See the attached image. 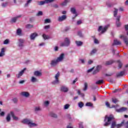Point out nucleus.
<instances>
[{"label":"nucleus","mask_w":128,"mask_h":128,"mask_svg":"<svg viewBox=\"0 0 128 128\" xmlns=\"http://www.w3.org/2000/svg\"><path fill=\"white\" fill-rule=\"evenodd\" d=\"M19 46L20 47L24 46V43H20L19 42Z\"/></svg>","instance_id":"69168bd1"},{"label":"nucleus","mask_w":128,"mask_h":128,"mask_svg":"<svg viewBox=\"0 0 128 128\" xmlns=\"http://www.w3.org/2000/svg\"><path fill=\"white\" fill-rule=\"evenodd\" d=\"M54 0H45L46 4H50V2H52Z\"/></svg>","instance_id":"a18cd8bd"},{"label":"nucleus","mask_w":128,"mask_h":128,"mask_svg":"<svg viewBox=\"0 0 128 128\" xmlns=\"http://www.w3.org/2000/svg\"><path fill=\"white\" fill-rule=\"evenodd\" d=\"M86 106H92V102H87L86 104Z\"/></svg>","instance_id":"c03bdc74"},{"label":"nucleus","mask_w":128,"mask_h":128,"mask_svg":"<svg viewBox=\"0 0 128 128\" xmlns=\"http://www.w3.org/2000/svg\"><path fill=\"white\" fill-rule=\"evenodd\" d=\"M17 34H18V36H20L21 34H22V30L20 29H18L17 30Z\"/></svg>","instance_id":"79ce46f5"},{"label":"nucleus","mask_w":128,"mask_h":128,"mask_svg":"<svg viewBox=\"0 0 128 128\" xmlns=\"http://www.w3.org/2000/svg\"><path fill=\"white\" fill-rule=\"evenodd\" d=\"M120 42L118 40H114V42L112 44V46H114V44H116V46H118L120 44Z\"/></svg>","instance_id":"aec40b11"},{"label":"nucleus","mask_w":128,"mask_h":128,"mask_svg":"<svg viewBox=\"0 0 128 128\" xmlns=\"http://www.w3.org/2000/svg\"><path fill=\"white\" fill-rule=\"evenodd\" d=\"M12 100H13L14 102V103L18 102V98H14L12 99Z\"/></svg>","instance_id":"4d7b16f0"},{"label":"nucleus","mask_w":128,"mask_h":128,"mask_svg":"<svg viewBox=\"0 0 128 128\" xmlns=\"http://www.w3.org/2000/svg\"><path fill=\"white\" fill-rule=\"evenodd\" d=\"M26 70V68H24L23 70L20 71L18 74L16 75V76H17V78H20L22 76V74H24V71Z\"/></svg>","instance_id":"9d476101"},{"label":"nucleus","mask_w":128,"mask_h":128,"mask_svg":"<svg viewBox=\"0 0 128 128\" xmlns=\"http://www.w3.org/2000/svg\"><path fill=\"white\" fill-rule=\"evenodd\" d=\"M114 61L112 60L106 61V66H110V64H114Z\"/></svg>","instance_id":"412c9836"},{"label":"nucleus","mask_w":128,"mask_h":128,"mask_svg":"<svg viewBox=\"0 0 128 128\" xmlns=\"http://www.w3.org/2000/svg\"><path fill=\"white\" fill-rule=\"evenodd\" d=\"M60 76V72H58L56 75L55 76V78L56 80L52 82V84H58L60 82V81H58V77Z\"/></svg>","instance_id":"0eeeda50"},{"label":"nucleus","mask_w":128,"mask_h":128,"mask_svg":"<svg viewBox=\"0 0 128 128\" xmlns=\"http://www.w3.org/2000/svg\"><path fill=\"white\" fill-rule=\"evenodd\" d=\"M61 90L64 92H68V88L66 86H62L61 87Z\"/></svg>","instance_id":"ddd939ff"},{"label":"nucleus","mask_w":128,"mask_h":128,"mask_svg":"<svg viewBox=\"0 0 128 128\" xmlns=\"http://www.w3.org/2000/svg\"><path fill=\"white\" fill-rule=\"evenodd\" d=\"M125 74L124 71H122L120 73L116 75L117 78H120V76H122Z\"/></svg>","instance_id":"6ab92c4d"},{"label":"nucleus","mask_w":128,"mask_h":128,"mask_svg":"<svg viewBox=\"0 0 128 128\" xmlns=\"http://www.w3.org/2000/svg\"><path fill=\"white\" fill-rule=\"evenodd\" d=\"M94 44H98V39H94Z\"/></svg>","instance_id":"052dcab7"},{"label":"nucleus","mask_w":128,"mask_h":128,"mask_svg":"<svg viewBox=\"0 0 128 128\" xmlns=\"http://www.w3.org/2000/svg\"><path fill=\"white\" fill-rule=\"evenodd\" d=\"M50 28V25H48V26H46L44 27V28H45V30H48V28Z\"/></svg>","instance_id":"bf43d9fd"},{"label":"nucleus","mask_w":128,"mask_h":128,"mask_svg":"<svg viewBox=\"0 0 128 128\" xmlns=\"http://www.w3.org/2000/svg\"><path fill=\"white\" fill-rule=\"evenodd\" d=\"M94 70V68H92L88 70V72H92Z\"/></svg>","instance_id":"0e129e2a"},{"label":"nucleus","mask_w":128,"mask_h":128,"mask_svg":"<svg viewBox=\"0 0 128 128\" xmlns=\"http://www.w3.org/2000/svg\"><path fill=\"white\" fill-rule=\"evenodd\" d=\"M18 42H19L24 44V40L22 39H19Z\"/></svg>","instance_id":"6e6d98bb"},{"label":"nucleus","mask_w":128,"mask_h":128,"mask_svg":"<svg viewBox=\"0 0 128 128\" xmlns=\"http://www.w3.org/2000/svg\"><path fill=\"white\" fill-rule=\"evenodd\" d=\"M4 48H2L1 52H0V56H4Z\"/></svg>","instance_id":"5701e85b"},{"label":"nucleus","mask_w":128,"mask_h":128,"mask_svg":"<svg viewBox=\"0 0 128 128\" xmlns=\"http://www.w3.org/2000/svg\"><path fill=\"white\" fill-rule=\"evenodd\" d=\"M50 116H52V118H56L57 116L56 114H54V112H51L50 113Z\"/></svg>","instance_id":"f704fd0d"},{"label":"nucleus","mask_w":128,"mask_h":128,"mask_svg":"<svg viewBox=\"0 0 128 128\" xmlns=\"http://www.w3.org/2000/svg\"><path fill=\"white\" fill-rule=\"evenodd\" d=\"M44 104L46 106H48V104H50V102L48 101H46L44 102Z\"/></svg>","instance_id":"3c124183"},{"label":"nucleus","mask_w":128,"mask_h":128,"mask_svg":"<svg viewBox=\"0 0 128 128\" xmlns=\"http://www.w3.org/2000/svg\"><path fill=\"white\" fill-rule=\"evenodd\" d=\"M68 108H70V104H66L64 106V110H68Z\"/></svg>","instance_id":"49530a36"},{"label":"nucleus","mask_w":128,"mask_h":128,"mask_svg":"<svg viewBox=\"0 0 128 128\" xmlns=\"http://www.w3.org/2000/svg\"><path fill=\"white\" fill-rule=\"evenodd\" d=\"M102 68V66L98 65L96 67V69L93 72L94 74H96L100 70V69Z\"/></svg>","instance_id":"9b49d317"},{"label":"nucleus","mask_w":128,"mask_h":128,"mask_svg":"<svg viewBox=\"0 0 128 128\" xmlns=\"http://www.w3.org/2000/svg\"><path fill=\"white\" fill-rule=\"evenodd\" d=\"M50 22V19H46L44 20V23L45 24H48Z\"/></svg>","instance_id":"de8ad7c7"},{"label":"nucleus","mask_w":128,"mask_h":128,"mask_svg":"<svg viewBox=\"0 0 128 128\" xmlns=\"http://www.w3.org/2000/svg\"><path fill=\"white\" fill-rule=\"evenodd\" d=\"M35 110L36 112H38V110H40V108L39 106L36 107L35 108Z\"/></svg>","instance_id":"5fc2aeb1"},{"label":"nucleus","mask_w":128,"mask_h":128,"mask_svg":"<svg viewBox=\"0 0 128 128\" xmlns=\"http://www.w3.org/2000/svg\"><path fill=\"white\" fill-rule=\"evenodd\" d=\"M78 106L79 108H82V106H84V104L82 102H80L78 104Z\"/></svg>","instance_id":"e433bc0d"},{"label":"nucleus","mask_w":128,"mask_h":128,"mask_svg":"<svg viewBox=\"0 0 128 128\" xmlns=\"http://www.w3.org/2000/svg\"><path fill=\"white\" fill-rule=\"evenodd\" d=\"M84 88H83V90L86 91V90H88V83L85 82V83L84 84Z\"/></svg>","instance_id":"473e14b6"},{"label":"nucleus","mask_w":128,"mask_h":128,"mask_svg":"<svg viewBox=\"0 0 128 128\" xmlns=\"http://www.w3.org/2000/svg\"><path fill=\"white\" fill-rule=\"evenodd\" d=\"M9 42H10V41L6 39V40L4 41V44H8Z\"/></svg>","instance_id":"603ef678"},{"label":"nucleus","mask_w":128,"mask_h":128,"mask_svg":"<svg viewBox=\"0 0 128 128\" xmlns=\"http://www.w3.org/2000/svg\"><path fill=\"white\" fill-rule=\"evenodd\" d=\"M36 16H42V11H39Z\"/></svg>","instance_id":"8fccbe9b"},{"label":"nucleus","mask_w":128,"mask_h":128,"mask_svg":"<svg viewBox=\"0 0 128 128\" xmlns=\"http://www.w3.org/2000/svg\"><path fill=\"white\" fill-rule=\"evenodd\" d=\"M76 44L78 46H80L82 44V42L80 41H76Z\"/></svg>","instance_id":"a878e982"},{"label":"nucleus","mask_w":128,"mask_h":128,"mask_svg":"<svg viewBox=\"0 0 128 128\" xmlns=\"http://www.w3.org/2000/svg\"><path fill=\"white\" fill-rule=\"evenodd\" d=\"M8 6V2H4L2 4V6L3 8H6V6Z\"/></svg>","instance_id":"09e8293b"},{"label":"nucleus","mask_w":128,"mask_h":128,"mask_svg":"<svg viewBox=\"0 0 128 128\" xmlns=\"http://www.w3.org/2000/svg\"><path fill=\"white\" fill-rule=\"evenodd\" d=\"M124 28L126 30H128V24L125 25Z\"/></svg>","instance_id":"e2e57ef3"},{"label":"nucleus","mask_w":128,"mask_h":128,"mask_svg":"<svg viewBox=\"0 0 128 128\" xmlns=\"http://www.w3.org/2000/svg\"><path fill=\"white\" fill-rule=\"evenodd\" d=\"M38 36V34H36V32L32 33L30 36V40H34V38H36V36Z\"/></svg>","instance_id":"2eb2a0df"},{"label":"nucleus","mask_w":128,"mask_h":128,"mask_svg":"<svg viewBox=\"0 0 128 128\" xmlns=\"http://www.w3.org/2000/svg\"><path fill=\"white\" fill-rule=\"evenodd\" d=\"M10 114H8V115H7V116L6 118V120H7V122H10Z\"/></svg>","instance_id":"393cba45"},{"label":"nucleus","mask_w":128,"mask_h":128,"mask_svg":"<svg viewBox=\"0 0 128 128\" xmlns=\"http://www.w3.org/2000/svg\"><path fill=\"white\" fill-rule=\"evenodd\" d=\"M114 16H116V14H118V10L116 8H114Z\"/></svg>","instance_id":"ea45409f"},{"label":"nucleus","mask_w":128,"mask_h":128,"mask_svg":"<svg viewBox=\"0 0 128 128\" xmlns=\"http://www.w3.org/2000/svg\"><path fill=\"white\" fill-rule=\"evenodd\" d=\"M127 110L128 108H126L122 107L119 109H116V112H126V110Z\"/></svg>","instance_id":"1a4fd4ad"},{"label":"nucleus","mask_w":128,"mask_h":128,"mask_svg":"<svg viewBox=\"0 0 128 128\" xmlns=\"http://www.w3.org/2000/svg\"><path fill=\"white\" fill-rule=\"evenodd\" d=\"M120 16H118L116 18V24L118 27L120 26Z\"/></svg>","instance_id":"4468645a"},{"label":"nucleus","mask_w":128,"mask_h":128,"mask_svg":"<svg viewBox=\"0 0 128 128\" xmlns=\"http://www.w3.org/2000/svg\"><path fill=\"white\" fill-rule=\"evenodd\" d=\"M82 22V20H78L77 22V24H80Z\"/></svg>","instance_id":"338daca9"},{"label":"nucleus","mask_w":128,"mask_h":128,"mask_svg":"<svg viewBox=\"0 0 128 128\" xmlns=\"http://www.w3.org/2000/svg\"><path fill=\"white\" fill-rule=\"evenodd\" d=\"M10 116H12L14 120H18V118L16 116H14V113L13 112H10Z\"/></svg>","instance_id":"a211bd4d"},{"label":"nucleus","mask_w":128,"mask_h":128,"mask_svg":"<svg viewBox=\"0 0 128 128\" xmlns=\"http://www.w3.org/2000/svg\"><path fill=\"white\" fill-rule=\"evenodd\" d=\"M22 124H28L30 128H32V126H36V123H33L32 121L28 119H24L22 121Z\"/></svg>","instance_id":"7ed1b4c3"},{"label":"nucleus","mask_w":128,"mask_h":128,"mask_svg":"<svg viewBox=\"0 0 128 128\" xmlns=\"http://www.w3.org/2000/svg\"><path fill=\"white\" fill-rule=\"evenodd\" d=\"M68 2H70V0H64V2H63L61 4V6H66V4H68Z\"/></svg>","instance_id":"b1692460"},{"label":"nucleus","mask_w":128,"mask_h":128,"mask_svg":"<svg viewBox=\"0 0 128 128\" xmlns=\"http://www.w3.org/2000/svg\"><path fill=\"white\" fill-rule=\"evenodd\" d=\"M78 36H80V38H82V32L80 31H78Z\"/></svg>","instance_id":"864d4df0"},{"label":"nucleus","mask_w":128,"mask_h":128,"mask_svg":"<svg viewBox=\"0 0 128 128\" xmlns=\"http://www.w3.org/2000/svg\"><path fill=\"white\" fill-rule=\"evenodd\" d=\"M32 0H27L26 3L25 4V6H28V4H30V2H32Z\"/></svg>","instance_id":"4c0bfd02"},{"label":"nucleus","mask_w":128,"mask_h":128,"mask_svg":"<svg viewBox=\"0 0 128 128\" xmlns=\"http://www.w3.org/2000/svg\"><path fill=\"white\" fill-rule=\"evenodd\" d=\"M106 5L108 6L109 7L112 6V4L110 3H106Z\"/></svg>","instance_id":"680f3d73"},{"label":"nucleus","mask_w":128,"mask_h":128,"mask_svg":"<svg viewBox=\"0 0 128 128\" xmlns=\"http://www.w3.org/2000/svg\"><path fill=\"white\" fill-rule=\"evenodd\" d=\"M122 124H124V122H122V124L117 125L116 124V122H113L112 124L111 128H114L116 126L117 128H120L121 126H122Z\"/></svg>","instance_id":"423d86ee"},{"label":"nucleus","mask_w":128,"mask_h":128,"mask_svg":"<svg viewBox=\"0 0 128 128\" xmlns=\"http://www.w3.org/2000/svg\"><path fill=\"white\" fill-rule=\"evenodd\" d=\"M108 26H110L108 25L105 26L104 28H102V26H100L98 29V32L102 31V34H104V32H105L106 31Z\"/></svg>","instance_id":"39448f33"},{"label":"nucleus","mask_w":128,"mask_h":128,"mask_svg":"<svg viewBox=\"0 0 128 128\" xmlns=\"http://www.w3.org/2000/svg\"><path fill=\"white\" fill-rule=\"evenodd\" d=\"M46 4V0H44V1H40L38 2V6H43V4Z\"/></svg>","instance_id":"bb28decb"},{"label":"nucleus","mask_w":128,"mask_h":128,"mask_svg":"<svg viewBox=\"0 0 128 128\" xmlns=\"http://www.w3.org/2000/svg\"><path fill=\"white\" fill-rule=\"evenodd\" d=\"M78 94H79V96H80L82 98H84V93H82L80 90H78Z\"/></svg>","instance_id":"cd10ccee"},{"label":"nucleus","mask_w":128,"mask_h":128,"mask_svg":"<svg viewBox=\"0 0 128 128\" xmlns=\"http://www.w3.org/2000/svg\"><path fill=\"white\" fill-rule=\"evenodd\" d=\"M34 76H42V72H40V71H36L34 72Z\"/></svg>","instance_id":"4be33fe9"},{"label":"nucleus","mask_w":128,"mask_h":128,"mask_svg":"<svg viewBox=\"0 0 128 128\" xmlns=\"http://www.w3.org/2000/svg\"><path fill=\"white\" fill-rule=\"evenodd\" d=\"M84 88H83V90L86 91V90H88V83L85 82V83L84 84Z\"/></svg>","instance_id":"2f4dec72"},{"label":"nucleus","mask_w":128,"mask_h":128,"mask_svg":"<svg viewBox=\"0 0 128 128\" xmlns=\"http://www.w3.org/2000/svg\"><path fill=\"white\" fill-rule=\"evenodd\" d=\"M34 28V26L30 24H28L26 26V28Z\"/></svg>","instance_id":"7c9ffc66"},{"label":"nucleus","mask_w":128,"mask_h":128,"mask_svg":"<svg viewBox=\"0 0 128 128\" xmlns=\"http://www.w3.org/2000/svg\"><path fill=\"white\" fill-rule=\"evenodd\" d=\"M118 66L119 68H122V63L120 60H118Z\"/></svg>","instance_id":"c756f323"},{"label":"nucleus","mask_w":128,"mask_h":128,"mask_svg":"<svg viewBox=\"0 0 128 128\" xmlns=\"http://www.w3.org/2000/svg\"><path fill=\"white\" fill-rule=\"evenodd\" d=\"M22 18V15H19L16 17L13 18L12 20V22H16V20H18V18Z\"/></svg>","instance_id":"f3484780"},{"label":"nucleus","mask_w":128,"mask_h":128,"mask_svg":"<svg viewBox=\"0 0 128 128\" xmlns=\"http://www.w3.org/2000/svg\"><path fill=\"white\" fill-rule=\"evenodd\" d=\"M64 54H62L57 58V60H52L50 63L52 66H56V64H58L60 62H62V60H64Z\"/></svg>","instance_id":"f257e3e1"},{"label":"nucleus","mask_w":128,"mask_h":128,"mask_svg":"<svg viewBox=\"0 0 128 128\" xmlns=\"http://www.w3.org/2000/svg\"><path fill=\"white\" fill-rule=\"evenodd\" d=\"M112 102H114V104H116V102H118V100L116 98H112Z\"/></svg>","instance_id":"58836bf2"},{"label":"nucleus","mask_w":128,"mask_h":128,"mask_svg":"<svg viewBox=\"0 0 128 128\" xmlns=\"http://www.w3.org/2000/svg\"><path fill=\"white\" fill-rule=\"evenodd\" d=\"M31 82H38V79L34 77H32Z\"/></svg>","instance_id":"c9c22d12"},{"label":"nucleus","mask_w":128,"mask_h":128,"mask_svg":"<svg viewBox=\"0 0 128 128\" xmlns=\"http://www.w3.org/2000/svg\"><path fill=\"white\" fill-rule=\"evenodd\" d=\"M71 12H72V14H76V8H71Z\"/></svg>","instance_id":"a19ab883"},{"label":"nucleus","mask_w":128,"mask_h":128,"mask_svg":"<svg viewBox=\"0 0 128 128\" xmlns=\"http://www.w3.org/2000/svg\"><path fill=\"white\" fill-rule=\"evenodd\" d=\"M96 49H94L90 52V56H92L94 54H96Z\"/></svg>","instance_id":"37998d69"},{"label":"nucleus","mask_w":128,"mask_h":128,"mask_svg":"<svg viewBox=\"0 0 128 128\" xmlns=\"http://www.w3.org/2000/svg\"><path fill=\"white\" fill-rule=\"evenodd\" d=\"M106 106L107 108H110V103L108 102H106Z\"/></svg>","instance_id":"13d9d810"},{"label":"nucleus","mask_w":128,"mask_h":128,"mask_svg":"<svg viewBox=\"0 0 128 128\" xmlns=\"http://www.w3.org/2000/svg\"><path fill=\"white\" fill-rule=\"evenodd\" d=\"M20 94L23 96H25L26 98L30 96V93H28V92H22Z\"/></svg>","instance_id":"dca6fc26"},{"label":"nucleus","mask_w":128,"mask_h":128,"mask_svg":"<svg viewBox=\"0 0 128 128\" xmlns=\"http://www.w3.org/2000/svg\"><path fill=\"white\" fill-rule=\"evenodd\" d=\"M125 126L126 128H128V121L125 124Z\"/></svg>","instance_id":"774afa93"},{"label":"nucleus","mask_w":128,"mask_h":128,"mask_svg":"<svg viewBox=\"0 0 128 128\" xmlns=\"http://www.w3.org/2000/svg\"><path fill=\"white\" fill-rule=\"evenodd\" d=\"M70 44V39L68 38H65L64 41V42L60 44V46H68Z\"/></svg>","instance_id":"20e7f679"},{"label":"nucleus","mask_w":128,"mask_h":128,"mask_svg":"<svg viewBox=\"0 0 128 128\" xmlns=\"http://www.w3.org/2000/svg\"><path fill=\"white\" fill-rule=\"evenodd\" d=\"M104 84L103 80H99L96 82V84Z\"/></svg>","instance_id":"c85d7f7f"},{"label":"nucleus","mask_w":128,"mask_h":128,"mask_svg":"<svg viewBox=\"0 0 128 128\" xmlns=\"http://www.w3.org/2000/svg\"><path fill=\"white\" fill-rule=\"evenodd\" d=\"M120 38H122L126 44V46H128V38L126 36H121Z\"/></svg>","instance_id":"6e6552de"},{"label":"nucleus","mask_w":128,"mask_h":128,"mask_svg":"<svg viewBox=\"0 0 128 128\" xmlns=\"http://www.w3.org/2000/svg\"><path fill=\"white\" fill-rule=\"evenodd\" d=\"M114 120V117L113 115H110L109 116H106L104 120V122H106L104 124V126H110V122Z\"/></svg>","instance_id":"f03ea898"},{"label":"nucleus","mask_w":128,"mask_h":128,"mask_svg":"<svg viewBox=\"0 0 128 128\" xmlns=\"http://www.w3.org/2000/svg\"><path fill=\"white\" fill-rule=\"evenodd\" d=\"M66 18V15H63L61 16H59L58 18V22H62L63 20H64Z\"/></svg>","instance_id":"f8f14e48"},{"label":"nucleus","mask_w":128,"mask_h":128,"mask_svg":"<svg viewBox=\"0 0 128 128\" xmlns=\"http://www.w3.org/2000/svg\"><path fill=\"white\" fill-rule=\"evenodd\" d=\"M42 36H43L44 40H48V38H50V36L48 35H46V34H44L42 35Z\"/></svg>","instance_id":"72a5a7b5"}]
</instances>
